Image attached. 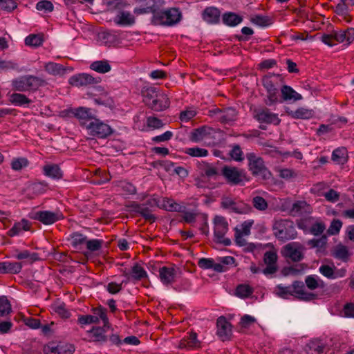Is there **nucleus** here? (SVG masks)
<instances>
[{
    "mask_svg": "<svg viewBox=\"0 0 354 354\" xmlns=\"http://www.w3.org/2000/svg\"><path fill=\"white\" fill-rule=\"evenodd\" d=\"M332 255L337 259H340L343 261H347L349 257V252L346 246L339 244L334 249Z\"/></svg>",
    "mask_w": 354,
    "mask_h": 354,
    "instance_id": "nucleus-40",
    "label": "nucleus"
},
{
    "mask_svg": "<svg viewBox=\"0 0 354 354\" xmlns=\"http://www.w3.org/2000/svg\"><path fill=\"white\" fill-rule=\"evenodd\" d=\"M104 243V241L101 239L87 240L86 245V248L91 252L100 250Z\"/></svg>",
    "mask_w": 354,
    "mask_h": 354,
    "instance_id": "nucleus-59",
    "label": "nucleus"
},
{
    "mask_svg": "<svg viewBox=\"0 0 354 354\" xmlns=\"http://www.w3.org/2000/svg\"><path fill=\"white\" fill-rule=\"evenodd\" d=\"M11 304L6 296L0 297V316H4L11 312Z\"/></svg>",
    "mask_w": 354,
    "mask_h": 354,
    "instance_id": "nucleus-53",
    "label": "nucleus"
},
{
    "mask_svg": "<svg viewBox=\"0 0 354 354\" xmlns=\"http://www.w3.org/2000/svg\"><path fill=\"white\" fill-rule=\"evenodd\" d=\"M222 20L223 24L227 26H235L243 21V18L234 12H228L223 15Z\"/></svg>",
    "mask_w": 354,
    "mask_h": 354,
    "instance_id": "nucleus-34",
    "label": "nucleus"
},
{
    "mask_svg": "<svg viewBox=\"0 0 354 354\" xmlns=\"http://www.w3.org/2000/svg\"><path fill=\"white\" fill-rule=\"evenodd\" d=\"M26 75L20 76L12 80V90L19 92H27Z\"/></svg>",
    "mask_w": 354,
    "mask_h": 354,
    "instance_id": "nucleus-39",
    "label": "nucleus"
},
{
    "mask_svg": "<svg viewBox=\"0 0 354 354\" xmlns=\"http://www.w3.org/2000/svg\"><path fill=\"white\" fill-rule=\"evenodd\" d=\"M263 261L264 263L266 264V267L262 270L264 274H272L277 272V254L276 252H266L263 256Z\"/></svg>",
    "mask_w": 354,
    "mask_h": 354,
    "instance_id": "nucleus-15",
    "label": "nucleus"
},
{
    "mask_svg": "<svg viewBox=\"0 0 354 354\" xmlns=\"http://www.w3.org/2000/svg\"><path fill=\"white\" fill-rule=\"evenodd\" d=\"M326 344L318 339L310 340L306 345L305 351L307 354H323Z\"/></svg>",
    "mask_w": 354,
    "mask_h": 354,
    "instance_id": "nucleus-22",
    "label": "nucleus"
},
{
    "mask_svg": "<svg viewBox=\"0 0 354 354\" xmlns=\"http://www.w3.org/2000/svg\"><path fill=\"white\" fill-rule=\"evenodd\" d=\"M86 129L89 135L100 139L106 138L113 133V129L109 124L95 118L88 124Z\"/></svg>",
    "mask_w": 354,
    "mask_h": 354,
    "instance_id": "nucleus-7",
    "label": "nucleus"
},
{
    "mask_svg": "<svg viewBox=\"0 0 354 354\" xmlns=\"http://www.w3.org/2000/svg\"><path fill=\"white\" fill-rule=\"evenodd\" d=\"M73 114L79 120L81 126L87 128L88 124L94 120L95 117L91 113V109L79 107L72 111Z\"/></svg>",
    "mask_w": 354,
    "mask_h": 354,
    "instance_id": "nucleus-17",
    "label": "nucleus"
},
{
    "mask_svg": "<svg viewBox=\"0 0 354 354\" xmlns=\"http://www.w3.org/2000/svg\"><path fill=\"white\" fill-rule=\"evenodd\" d=\"M53 5L50 1L43 0L39 1L36 5V8L38 10H44L45 12H50L53 10Z\"/></svg>",
    "mask_w": 354,
    "mask_h": 354,
    "instance_id": "nucleus-64",
    "label": "nucleus"
},
{
    "mask_svg": "<svg viewBox=\"0 0 354 354\" xmlns=\"http://www.w3.org/2000/svg\"><path fill=\"white\" fill-rule=\"evenodd\" d=\"M221 207L230 212L238 214H246L252 211V207L243 201H236L230 196H223Z\"/></svg>",
    "mask_w": 354,
    "mask_h": 354,
    "instance_id": "nucleus-6",
    "label": "nucleus"
},
{
    "mask_svg": "<svg viewBox=\"0 0 354 354\" xmlns=\"http://www.w3.org/2000/svg\"><path fill=\"white\" fill-rule=\"evenodd\" d=\"M123 275L127 277L129 280L132 279L136 281H140L142 279L146 278L147 277V272L141 266H140L138 263H136L132 267L131 274L124 271Z\"/></svg>",
    "mask_w": 354,
    "mask_h": 354,
    "instance_id": "nucleus-27",
    "label": "nucleus"
},
{
    "mask_svg": "<svg viewBox=\"0 0 354 354\" xmlns=\"http://www.w3.org/2000/svg\"><path fill=\"white\" fill-rule=\"evenodd\" d=\"M274 75H265L262 78V84L267 91V100L265 101L268 106H272L278 101V89L272 80Z\"/></svg>",
    "mask_w": 354,
    "mask_h": 354,
    "instance_id": "nucleus-12",
    "label": "nucleus"
},
{
    "mask_svg": "<svg viewBox=\"0 0 354 354\" xmlns=\"http://www.w3.org/2000/svg\"><path fill=\"white\" fill-rule=\"evenodd\" d=\"M253 118L261 124L279 125L281 120L277 113L266 107H258L252 111Z\"/></svg>",
    "mask_w": 354,
    "mask_h": 354,
    "instance_id": "nucleus-9",
    "label": "nucleus"
},
{
    "mask_svg": "<svg viewBox=\"0 0 354 354\" xmlns=\"http://www.w3.org/2000/svg\"><path fill=\"white\" fill-rule=\"evenodd\" d=\"M295 243H291L286 245L281 250L282 255L291 259L294 262L300 261L304 258V254L299 248L295 247Z\"/></svg>",
    "mask_w": 354,
    "mask_h": 354,
    "instance_id": "nucleus-16",
    "label": "nucleus"
},
{
    "mask_svg": "<svg viewBox=\"0 0 354 354\" xmlns=\"http://www.w3.org/2000/svg\"><path fill=\"white\" fill-rule=\"evenodd\" d=\"M254 292L253 288L248 284H239L236 288L235 295L241 298H247Z\"/></svg>",
    "mask_w": 354,
    "mask_h": 354,
    "instance_id": "nucleus-42",
    "label": "nucleus"
},
{
    "mask_svg": "<svg viewBox=\"0 0 354 354\" xmlns=\"http://www.w3.org/2000/svg\"><path fill=\"white\" fill-rule=\"evenodd\" d=\"M26 78L28 91L29 92H35L37 91L39 87L47 84L45 80L37 76L28 75H26Z\"/></svg>",
    "mask_w": 354,
    "mask_h": 354,
    "instance_id": "nucleus-26",
    "label": "nucleus"
},
{
    "mask_svg": "<svg viewBox=\"0 0 354 354\" xmlns=\"http://www.w3.org/2000/svg\"><path fill=\"white\" fill-rule=\"evenodd\" d=\"M254 207L259 211H264L268 208V203L262 196H254L252 200Z\"/></svg>",
    "mask_w": 354,
    "mask_h": 354,
    "instance_id": "nucleus-54",
    "label": "nucleus"
},
{
    "mask_svg": "<svg viewBox=\"0 0 354 354\" xmlns=\"http://www.w3.org/2000/svg\"><path fill=\"white\" fill-rule=\"evenodd\" d=\"M45 71L49 74L57 75L64 74L65 72V68L62 64L54 62H49L45 65Z\"/></svg>",
    "mask_w": 354,
    "mask_h": 354,
    "instance_id": "nucleus-41",
    "label": "nucleus"
},
{
    "mask_svg": "<svg viewBox=\"0 0 354 354\" xmlns=\"http://www.w3.org/2000/svg\"><path fill=\"white\" fill-rule=\"evenodd\" d=\"M246 158L248 161V170L253 176H259L263 180H268L272 176L270 171L265 165L263 159L258 156L255 153H246Z\"/></svg>",
    "mask_w": 354,
    "mask_h": 354,
    "instance_id": "nucleus-2",
    "label": "nucleus"
},
{
    "mask_svg": "<svg viewBox=\"0 0 354 354\" xmlns=\"http://www.w3.org/2000/svg\"><path fill=\"white\" fill-rule=\"evenodd\" d=\"M114 22L119 26H131L135 23V17L127 11H122L114 19Z\"/></svg>",
    "mask_w": 354,
    "mask_h": 354,
    "instance_id": "nucleus-29",
    "label": "nucleus"
},
{
    "mask_svg": "<svg viewBox=\"0 0 354 354\" xmlns=\"http://www.w3.org/2000/svg\"><path fill=\"white\" fill-rule=\"evenodd\" d=\"M332 160L340 165H344L348 160V152L345 147H339L332 153Z\"/></svg>",
    "mask_w": 354,
    "mask_h": 354,
    "instance_id": "nucleus-33",
    "label": "nucleus"
},
{
    "mask_svg": "<svg viewBox=\"0 0 354 354\" xmlns=\"http://www.w3.org/2000/svg\"><path fill=\"white\" fill-rule=\"evenodd\" d=\"M44 354H62L61 347L56 345L54 342H49L43 347Z\"/></svg>",
    "mask_w": 354,
    "mask_h": 354,
    "instance_id": "nucleus-60",
    "label": "nucleus"
},
{
    "mask_svg": "<svg viewBox=\"0 0 354 354\" xmlns=\"http://www.w3.org/2000/svg\"><path fill=\"white\" fill-rule=\"evenodd\" d=\"M185 153L192 157H205L209 154L206 149L199 147L187 148Z\"/></svg>",
    "mask_w": 354,
    "mask_h": 354,
    "instance_id": "nucleus-50",
    "label": "nucleus"
},
{
    "mask_svg": "<svg viewBox=\"0 0 354 354\" xmlns=\"http://www.w3.org/2000/svg\"><path fill=\"white\" fill-rule=\"evenodd\" d=\"M28 165V160L26 158H14L11 162L12 169L15 171H19Z\"/></svg>",
    "mask_w": 354,
    "mask_h": 354,
    "instance_id": "nucleus-58",
    "label": "nucleus"
},
{
    "mask_svg": "<svg viewBox=\"0 0 354 354\" xmlns=\"http://www.w3.org/2000/svg\"><path fill=\"white\" fill-rule=\"evenodd\" d=\"M290 212L293 216L302 215L310 212V205L304 201H297L292 204Z\"/></svg>",
    "mask_w": 354,
    "mask_h": 354,
    "instance_id": "nucleus-28",
    "label": "nucleus"
},
{
    "mask_svg": "<svg viewBox=\"0 0 354 354\" xmlns=\"http://www.w3.org/2000/svg\"><path fill=\"white\" fill-rule=\"evenodd\" d=\"M30 218L39 221L44 225H48L64 219V216L60 210H56L55 212L44 210L32 213Z\"/></svg>",
    "mask_w": 354,
    "mask_h": 354,
    "instance_id": "nucleus-10",
    "label": "nucleus"
},
{
    "mask_svg": "<svg viewBox=\"0 0 354 354\" xmlns=\"http://www.w3.org/2000/svg\"><path fill=\"white\" fill-rule=\"evenodd\" d=\"M131 207L135 212L140 214L146 221L150 223H153L156 221V218L151 214V209L145 205L134 203Z\"/></svg>",
    "mask_w": 354,
    "mask_h": 354,
    "instance_id": "nucleus-24",
    "label": "nucleus"
},
{
    "mask_svg": "<svg viewBox=\"0 0 354 354\" xmlns=\"http://www.w3.org/2000/svg\"><path fill=\"white\" fill-rule=\"evenodd\" d=\"M322 41L329 46H333L337 43L346 42V45H350L354 41V28H348L346 30H333L330 34H324L322 36Z\"/></svg>",
    "mask_w": 354,
    "mask_h": 354,
    "instance_id": "nucleus-3",
    "label": "nucleus"
},
{
    "mask_svg": "<svg viewBox=\"0 0 354 354\" xmlns=\"http://www.w3.org/2000/svg\"><path fill=\"white\" fill-rule=\"evenodd\" d=\"M221 175L227 184L232 186L243 185L249 180L244 169L234 166L225 165L221 169Z\"/></svg>",
    "mask_w": 354,
    "mask_h": 354,
    "instance_id": "nucleus-4",
    "label": "nucleus"
},
{
    "mask_svg": "<svg viewBox=\"0 0 354 354\" xmlns=\"http://www.w3.org/2000/svg\"><path fill=\"white\" fill-rule=\"evenodd\" d=\"M98 40L107 46H114L119 41V37L111 31H104L98 33Z\"/></svg>",
    "mask_w": 354,
    "mask_h": 354,
    "instance_id": "nucleus-23",
    "label": "nucleus"
},
{
    "mask_svg": "<svg viewBox=\"0 0 354 354\" xmlns=\"http://www.w3.org/2000/svg\"><path fill=\"white\" fill-rule=\"evenodd\" d=\"M277 289V295L283 299H287L288 296H293L292 289V288L289 286H283L279 284L276 287Z\"/></svg>",
    "mask_w": 354,
    "mask_h": 354,
    "instance_id": "nucleus-55",
    "label": "nucleus"
},
{
    "mask_svg": "<svg viewBox=\"0 0 354 354\" xmlns=\"http://www.w3.org/2000/svg\"><path fill=\"white\" fill-rule=\"evenodd\" d=\"M55 313L58 314L62 318H68L71 315L70 312L66 309L64 303H57L52 306Z\"/></svg>",
    "mask_w": 354,
    "mask_h": 354,
    "instance_id": "nucleus-51",
    "label": "nucleus"
},
{
    "mask_svg": "<svg viewBox=\"0 0 354 354\" xmlns=\"http://www.w3.org/2000/svg\"><path fill=\"white\" fill-rule=\"evenodd\" d=\"M313 110L305 108H299L292 112V116L295 119H310L313 117Z\"/></svg>",
    "mask_w": 354,
    "mask_h": 354,
    "instance_id": "nucleus-46",
    "label": "nucleus"
},
{
    "mask_svg": "<svg viewBox=\"0 0 354 354\" xmlns=\"http://www.w3.org/2000/svg\"><path fill=\"white\" fill-rule=\"evenodd\" d=\"M221 11L216 7H207L202 12V18L209 24H216L220 21Z\"/></svg>",
    "mask_w": 354,
    "mask_h": 354,
    "instance_id": "nucleus-20",
    "label": "nucleus"
},
{
    "mask_svg": "<svg viewBox=\"0 0 354 354\" xmlns=\"http://www.w3.org/2000/svg\"><path fill=\"white\" fill-rule=\"evenodd\" d=\"M160 92V91L156 87L150 86L147 88H143L142 90V95L143 97V102L145 105H148L151 101L156 97V95Z\"/></svg>",
    "mask_w": 354,
    "mask_h": 354,
    "instance_id": "nucleus-36",
    "label": "nucleus"
},
{
    "mask_svg": "<svg viewBox=\"0 0 354 354\" xmlns=\"http://www.w3.org/2000/svg\"><path fill=\"white\" fill-rule=\"evenodd\" d=\"M90 68L99 73H106L111 71V67L107 60H100L91 63Z\"/></svg>",
    "mask_w": 354,
    "mask_h": 354,
    "instance_id": "nucleus-37",
    "label": "nucleus"
},
{
    "mask_svg": "<svg viewBox=\"0 0 354 354\" xmlns=\"http://www.w3.org/2000/svg\"><path fill=\"white\" fill-rule=\"evenodd\" d=\"M86 236L80 233H74L71 236V243L74 247L86 243Z\"/></svg>",
    "mask_w": 354,
    "mask_h": 354,
    "instance_id": "nucleus-62",
    "label": "nucleus"
},
{
    "mask_svg": "<svg viewBox=\"0 0 354 354\" xmlns=\"http://www.w3.org/2000/svg\"><path fill=\"white\" fill-rule=\"evenodd\" d=\"M181 19V12L178 8H171L161 10L154 17V26H171L178 24Z\"/></svg>",
    "mask_w": 354,
    "mask_h": 354,
    "instance_id": "nucleus-5",
    "label": "nucleus"
},
{
    "mask_svg": "<svg viewBox=\"0 0 354 354\" xmlns=\"http://www.w3.org/2000/svg\"><path fill=\"white\" fill-rule=\"evenodd\" d=\"M101 82L100 77H93L88 73H80L71 76L68 80L73 86L80 87L95 85Z\"/></svg>",
    "mask_w": 354,
    "mask_h": 354,
    "instance_id": "nucleus-13",
    "label": "nucleus"
},
{
    "mask_svg": "<svg viewBox=\"0 0 354 354\" xmlns=\"http://www.w3.org/2000/svg\"><path fill=\"white\" fill-rule=\"evenodd\" d=\"M200 346V342L197 339L196 333H192L187 338H184L180 342V348L185 347L197 348Z\"/></svg>",
    "mask_w": 354,
    "mask_h": 354,
    "instance_id": "nucleus-38",
    "label": "nucleus"
},
{
    "mask_svg": "<svg viewBox=\"0 0 354 354\" xmlns=\"http://www.w3.org/2000/svg\"><path fill=\"white\" fill-rule=\"evenodd\" d=\"M160 1V0H149V1L147 3V5H148L149 12L153 14L151 20V24L153 25H155V21L153 20L154 17H156V15L160 14L161 11L160 10L159 6L157 4V2Z\"/></svg>",
    "mask_w": 354,
    "mask_h": 354,
    "instance_id": "nucleus-56",
    "label": "nucleus"
},
{
    "mask_svg": "<svg viewBox=\"0 0 354 354\" xmlns=\"http://www.w3.org/2000/svg\"><path fill=\"white\" fill-rule=\"evenodd\" d=\"M272 230L275 237L283 242L294 239L297 235L294 223L290 219L275 221L272 226Z\"/></svg>",
    "mask_w": 354,
    "mask_h": 354,
    "instance_id": "nucleus-1",
    "label": "nucleus"
},
{
    "mask_svg": "<svg viewBox=\"0 0 354 354\" xmlns=\"http://www.w3.org/2000/svg\"><path fill=\"white\" fill-rule=\"evenodd\" d=\"M1 8L8 12H12L14 10L17 4L14 0H0Z\"/></svg>",
    "mask_w": 354,
    "mask_h": 354,
    "instance_id": "nucleus-63",
    "label": "nucleus"
},
{
    "mask_svg": "<svg viewBox=\"0 0 354 354\" xmlns=\"http://www.w3.org/2000/svg\"><path fill=\"white\" fill-rule=\"evenodd\" d=\"M198 167L201 171V176L207 178H216L219 175L218 169L209 162L203 161Z\"/></svg>",
    "mask_w": 354,
    "mask_h": 354,
    "instance_id": "nucleus-25",
    "label": "nucleus"
},
{
    "mask_svg": "<svg viewBox=\"0 0 354 354\" xmlns=\"http://www.w3.org/2000/svg\"><path fill=\"white\" fill-rule=\"evenodd\" d=\"M276 171L279 173V176L281 178H284L286 180L290 179L292 178H295L297 176L296 173L290 169H276Z\"/></svg>",
    "mask_w": 354,
    "mask_h": 354,
    "instance_id": "nucleus-61",
    "label": "nucleus"
},
{
    "mask_svg": "<svg viewBox=\"0 0 354 354\" xmlns=\"http://www.w3.org/2000/svg\"><path fill=\"white\" fill-rule=\"evenodd\" d=\"M10 102L16 106H28L32 103V100L24 94L14 93L10 96Z\"/></svg>",
    "mask_w": 354,
    "mask_h": 354,
    "instance_id": "nucleus-35",
    "label": "nucleus"
},
{
    "mask_svg": "<svg viewBox=\"0 0 354 354\" xmlns=\"http://www.w3.org/2000/svg\"><path fill=\"white\" fill-rule=\"evenodd\" d=\"M230 158L237 162H242L244 160L243 152L239 145H234L229 152Z\"/></svg>",
    "mask_w": 354,
    "mask_h": 354,
    "instance_id": "nucleus-49",
    "label": "nucleus"
},
{
    "mask_svg": "<svg viewBox=\"0 0 354 354\" xmlns=\"http://www.w3.org/2000/svg\"><path fill=\"white\" fill-rule=\"evenodd\" d=\"M250 21L261 27H267L272 24V19L268 16L256 15L251 17Z\"/></svg>",
    "mask_w": 354,
    "mask_h": 354,
    "instance_id": "nucleus-43",
    "label": "nucleus"
},
{
    "mask_svg": "<svg viewBox=\"0 0 354 354\" xmlns=\"http://www.w3.org/2000/svg\"><path fill=\"white\" fill-rule=\"evenodd\" d=\"M214 234L216 242L225 246L230 245L231 240L224 237L228 230V223L225 218L221 216H216L214 218Z\"/></svg>",
    "mask_w": 354,
    "mask_h": 354,
    "instance_id": "nucleus-8",
    "label": "nucleus"
},
{
    "mask_svg": "<svg viewBox=\"0 0 354 354\" xmlns=\"http://www.w3.org/2000/svg\"><path fill=\"white\" fill-rule=\"evenodd\" d=\"M209 115L214 117L217 120L223 124H227L236 120L237 112L232 107L224 109L216 108L209 111Z\"/></svg>",
    "mask_w": 354,
    "mask_h": 354,
    "instance_id": "nucleus-11",
    "label": "nucleus"
},
{
    "mask_svg": "<svg viewBox=\"0 0 354 354\" xmlns=\"http://www.w3.org/2000/svg\"><path fill=\"white\" fill-rule=\"evenodd\" d=\"M44 41L43 35L37 34H32L28 35L25 39V44L27 46L38 47L42 44Z\"/></svg>",
    "mask_w": 354,
    "mask_h": 354,
    "instance_id": "nucleus-44",
    "label": "nucleus"
},
{
    "mask_svg": "<svg viewBox=\"0 0 354 354\" xmlns=\"http://www.w3.org/2000/svg\"><path fill=\"white\" fill-rule=\"evenodd\" d=\"M216 325L217 335L223 341L229 339L232 333L230 323L227 321L225 317L221 316L218 318Z\"/></svg>",
    "mask_w": 354,
    "mask_h": 354,
    "instance_id": "nucleus-19",
    "label": "nucleus"
},
{
    "mask_svg": "<svg viewBox=\"0 0 354 354\" xmlns=\"http://www.w3.org/2000/svg\"><path fill=\"white\" fill-rule=\"evenodd\" d=\"M160 207L170 212H180L182 206L175 203L172 199L165 198L162 200V203L160 204Z\"/></svg>",
    "mask_w": 354,
    "mask_h": 354,
    "instance_id": "nucleus-48",
    "label": "nucleus"
},
{
    "mask_svg": "<svg viewBox=\"0 0 354 354\" xmlns=\"http://www.w3.org/2000/svg\"><path fill=\"white\" fill-rule=\"evenodd\" d=\"M5 273L17 274L21 272L22 268L21 263L19 262H4Z\"/></svg>",
    "mask_w": 354,
    "mask_h": 354,
    "instance_id": "nucleus-52",
    "label": "nucleus"
},
{
    "mask_svg": "<svg viewBox=\"0 0 354 354\" xmlns=\"http://www.w3.org/2000/svg\"><path fill=\"white\" fill-rule=\"evenodd\" d=\"M281 95L285 101H297L302 99L301 95L297 93L292 87L284 85L281 89Z\"/></svg>",
    "mask_w": 354,
    "mask_h": 354,
    "instance_id": "nucleus-30",
    "label": "nucleus"
},
{
    "mask_svg": "<svg viewBox=\"0 0 354 354\" xmlns=\"http://www.w3.org/2000/svg\"><path fill=\"white\" fill-rule=\"evenodd\" d=\"M147 106L153 111H161L169 106V100L166 94L160 91Z\"/></svg>",
    "mask_w": 354,
    "mask_h": 354,
    "instance_id": "nucleus-18",
    "label": "nucleus"
},
{
    "mask_svg": "<svg viewBox=\"0 0 354 354\" xmlns=\"http://www.w3.org/2000/svg\"><path fill=\"white\" fill-rule=\"evenodd\" d=\"M160 281L165 286L172 284L175 281L176 270L172 267L163 266L159 269Z\"/></svg>",
    "mask_w": 354,
    "mask_h": 354,
    "instance_id": "nucleus-21",
    "label": "nucleus"
},
{
    "mask_svg": "<svg viewBox=\"0 0 354 354\" xmlns=\"http://www.w3.org/2000/svg\"><path fill=\"white\" fill-rule=\"evenodd\" d=\"M43 171L45 176L55 179H60L63 176L60 167L55 164L44 166Z\"/></svg>",
    "mask_w": 354,
    "mask_h": 354,
    "instance_id": "nucleus-31",
    "label": "nucleus"
},
{
    "mask_svg": "<svg viewBox=\"0 0 354 354\" xmlns=\"http://www.w3.org/2000/svg\"><path fill=\"white\" fill-rule=\"evenodd\" d=\"M290 287L293 296L300 300L309 301L317 298V295L304 290V283L301 281H295Z\"/></svg>",
    "mask_w": 354,
    "mask_h": 354,
    "instance_id": "nucleus-14",
    "label": "nucleus"
},
{
    "mask_svg": "<svg viewBox=\"0 0 354 354\" xmlns=\"http://www.w3.org/2000/svg\"><path fill=\"white\" fill-rule=\"evenodd\" d=\"M327 238L325 235L322 236L319 239H313L308 241V245L311 248H324L326 245Z\"/></svg>",
    "mask_w": 354,
    "mask_h": 354,
    "instance_id": "nucleus-57",
    "label": "nucleus"
},
{
    "mask_svg": "<svg viewBox=\"0 0 354 354\" xmlns=\"http://www.w3.org/2000/svg\"><path fill=\"white\" fill-rule=\"evenodd\" d=\"M305 283L308 289L313 290L318 287L324 288V282L321 279H317L312 275L307 276L305 279Z\"/></svg>",
    "mask_w": 354,
    "mask_h": 354,
    "instance_id": "nucleus-45",
    "label": "nucleus"
},
{
    "mask_svg": "<svg viewBox=\"0 0 354 354\" xmlns=\"http://www.w3.org/2000/svg\"><path fill=\"white\" fill-rule=\"evenodd\" d=\"M30 223L26 219H22L20 222L16 223L8 232L10 236L18 235L22 230H30Z\"/></svg>",
    "mask_w": 354,
    "mask_h": 354,
    "instance_id": "nucleus-32",
    "label": "nucleus"
},
{
    "mask_svg": "<svg viewBox=\"0 0 354 354\" xmlns=\"http://www.w3.org/2000/svg\"><path fill=\"white\" fill-rule=\"evenodd\" d=\"M105 327H93L89 333L93 335L95 338L94 342H105L107 339L104 333H106Z\"/></svg>",
    "mask_w": 354,
    "mask_h": 354,
    "instance_id": "nucleus-47",
    "label": "nucleus"
}]
</instances>
